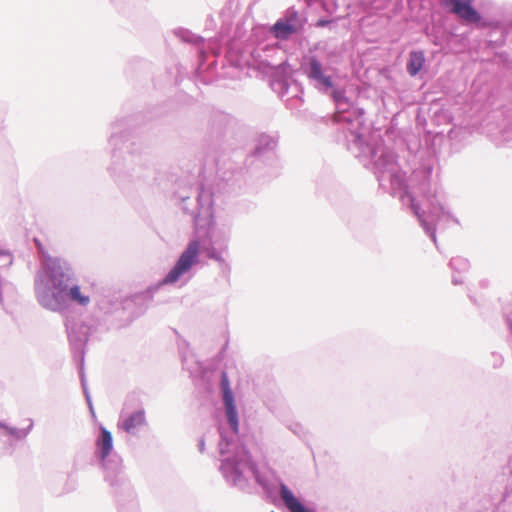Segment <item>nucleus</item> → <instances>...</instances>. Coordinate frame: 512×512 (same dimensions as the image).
<instances>
[{"mask_svg":"<svg viewBox=\"0 0 512 512\" xmlns=\"http://www.w3.org/2000/svg\"><path fill=\"white\" fill-rule=\"evenodd\" d=\"M329 23V21L325 20V19H319L317 21V26L318 27H325L327 24Z\"/></svg>","mask_w":512,"mask_h":512,"instance_id":"b1692460","label":"nucleus"},{"mask_svg":"<svg viewBox=\"0 0 512 512\" xmlns=\"http://www.w3.org/2000/svg\"><path fill=\"white\" fill-rule=\"evenodd\" d=\"M0 256H5V257H7V258H10V256H9L8 254H4V253H2L1 251H0ZM11 263H12V260H11V259H9V264H11Z\"/></svg>","mask_w":512,"mask_h":512,"instance_id":"a878e982","label":"nucleus"},{"mask_svg":"<svg viewBox=\"0 0 512 512\" xmlns=\"http://www.w3.org/2000/svg\"><path fill=\"white\" fill-rule=\"evenodd\" d=\"M198 450L200 453H204L205 451V440L204 438H200L198 442Z\"/></svg>","mask_w":512,"mask_h":512,"instance_id":"4be33fe9","label":"nucleus"},{"mask_svg":"<svg viewBox=\"0 0 512 512\" xmlns=\"http://www.w3.org/2000/svg\"><path fill=\"white\" fill-rule=\"evenodd\" d=\"M492 356L494 358L493 367L498 368L499 366H501L503 362L502 356L497 353H492Z\"/></svg>","mask_w":512,"mask_h":512,"instance_id":"412c9836","label":"nucleus"},{"mask_svg":"<svg viewBox=\"0 0 512 512\" xmlns=\"http://www.w3.org/2000/svg\"><path fill=\"white\" fill-rule=\"evenodd\" d=\"M301 29L302 23L298 12L291 8L287 10L283 17L270 26L269 31L278 40H288L299 33Z\"/></svg>","mask_w":512,"mask_h":512,"instance_id":"f8f14e48","label":"nucleus"},{"mask_svg":"<svg viewBox=\"0 0 512 512\" xmlns=\"http://www.w3.org/2000/svg\"><path fill=\"white\" fill-rule=\"evenodd\" d=\"M113 2H120L121 0H112Z\"/></svg>","mask_w":512,"mask_h":512,"instance_id":"cd10ccee","label":"nucleus"},{"mask_svg":"<svg viewBox=\"0 0 512 512\" xmlns=\"http://www.w3.org/2000/svg\"><path fill=\"white\" fill-rule=\"evenodd\" d=\"M35 243L41 260V270L35 279L38 303L52 312H61L70 303L86 308L91 299L81 292L72 264L63 257L50 255L39 240L35 239Z\"/></svg>","mask_w":512,"mask_h":512,"instance_id":"7ed1b4c3","label":"nucleus"},{"mask_svg":"<svg viewBox=\"0 0 512 512\" xmlns=\"http://www.w3.org/2000/svg\"><path fill=\"white\" fill-rule=\"evenodd\" d=\"M444 6L454 14L464 25L476 28H496L498 25L488 20L473 6V0H444Z\"/></svg>","mask_w":512,"mask_h":512,"instance_id":"1a4fd4ad","label":"nucleus"},{"mask_svg":"<svg viewBox=\"0 0 512 512\" xmlns=\"http://www.w3.org/2000/svg\"><path fill=\"white\" fill-rule=\"evenodd\" d=\"M4 128H5V120H4V119H2V120L0 121V130H2V129H4Z\"/></svg>","mask_w":512,"mask_h":512,"instance_id":"393cba45","label":"nucleus"},{"mask_svg":"<svg viewBox=\"0 0 512 512\" xmlns=\"http://www.w3.org/2000/svg\"><path fill=\"white\" fill-rule=\"evenodd\" d=\"M284 65H285V63H282V64H278V66H277V69H280V68H282V66H284Z\"/></svg>","mask_w":512,"mask_h":512,"instance_id":"bb28decb","label":"nucleus"},{"mask_svg":"<svg viewBox=\"0 0 512 512\" xmlns=\"http://www.w3.org/2000/svg\"><path fill=\"white\" fill-rule=\"evenodd\" d=\"M173 32H174V35L177 38L181 39L183 42L191 43L196 46H200L201 44L204 43V38L202 36L194 34L193 32H191L190 30H188L186 28L179 27V28H176Z\"/></svg>","mask_w":512,"mask_h":512,"instance_id":"a211bd4d","label":"nucleus"},{"mask_svg":"<svg viewBox=\"0 0 512 512\" xmlns=\"http://www.w3.org/2000/svg\"><path fill=\"white\" fill-rule=\"evenodd\" d=\"M132 121V118H122L112 123L108 139L112 155L107 171L122 189L136 182H144L152 175V169L140 157L128 151L127 143L132 137Z\"/></svg>","mask_w":512,"mask_h":512,"instance_id":"20e7f679","label":"nucleus"},{"mask_svg":"<svg viewBox=\"0 0 512 512\" xmlns=\"http://www.w3.org/2000/svg\"><path fill=\"white\" fill-rule=\"evenodd\" d=\"M148 425L143 407L130 413L121 412L118 427L129 435L136 436L141 428Z\"/></svg>","mask_w":512,"mask_h":512,"instance_id":"ddd939ff","label":"nucleus"},{"mask_svg":"<svg viewBox=\"0 0 512 512\" xmlns=\"http://www.w3.org/2000/svg\"><path fill=\"white\" fill-rule=\"evenodd\" d=\"M63 315V323L65 327V333L69 343L70 351L73 359L78 366L81 386L85 399L93 411L91 397L88 391L85 372H84V361L86 354L87 343L91 336L97 332V326L92 321H86L81 318L75 308L67 305V308L60 312Z\"/></svg>","mask_w":512,"mask_h":512,"instance_id":"39448f33","label":"nucleus"},{"mask_svg":"<svg viewBox=\"0 0 512 512\" xmlns=\"http://www.w3.org/2000/svg\"><path fill=\"white\" fill-rule=\"evenodd\" d=\"M277 141L274 137L261 134L254 144V148L245 160V166L248 170L254 171L263 166L272 165L275 160V148Z\"/></svg>","mask_w":512,"mask_h":512,"instance_id":"9d476101","label":"nucleus"},{"mask_svg":"<svg viewBox=\"0 0 512 512\" xmlns=\"http://www.w3.org/2000/svg\"><path fill=\"white\" fill-rule=\"evenodd\" d=\"M200 250V240H191L166 276L158 283L147 287L144 291L134 293L124 299L123 308L130 309L132 306H139L138 311L133 313V316L138 317L142 314L146 309V304L153 299L154 294L161 286L176 283L184 274L189 272L190 269L199 262Z\"/></svg>","mask_w":512,"mask_h":512,"instance_id":"423d86ee","label":"nucleus"},{"mask_svg":"<svg viewBox=\"0 0 512 512\" xmlns=\"http://www.w3.org/2000/svg\"><path fill=\"white\" fill-rule=\"evenodd\" d=\"M182 202V210L184 213L190 214L193 219L194 227L196 230L206 228V235L209 238L207 244L218 246L222 250L228 249V242L230 239V229L228 227L214 228L213 217V194L210 189L204 186H198L196 205L193 208L189 207L190 197L180 196Z\"/></svg>","mask_w":512,"mask_h":512,"instance_id":"0eeeda50","label":"nucleus"},{"mask_svg":"<svg viewBox=\"0 0 512 512\" xmlns=\"http://www.w3.org/2000/svg\"><path fill=\"white\" fill-rule=\"evenodd\" d=\"M271 87H272L273 91L278 93V95L281 98H283L284 95L287 94L291 88H293L295 90V94H293L292 98L288 99L287 101L290 102L293 99H296V100L300 99L298 93L301 91V86L296 81H294L292 84H290L286 78L281 77V78L275 79L272 82Z\"/></svg>","mask_w":512,"mask_h":512,"instance_id":"2eb2a0df","label":"nucleus"},{"mask_svg":"<svg viewBox=\"0 0 512 512\" xmlns=\"http://www.w3.org/2000/svg\"><path fill=\"white\" fill-rule=\"evenodd\" d=\"M203 250L206 253V256L209 259H212V260L218 262L222 269H228V270L230 269L229 264L222 257V252L224 250L220 249L218 246H214L211 244L204 245Z\"/></svg>","mask_w":512,"mask_h":512,"instance_id":"6ab92c4d","label":"nucleus"},{"mask_svg":"<svg viewBox=\"0 0 512 512\" xmlns=\"http://www.w3.org/2000/svg\"><path fill=\"white\" fill-rule=\"evenodd\" d=\"M449 266L455 273H464L469 270L470 263L466 258L454 257L450 260Z\"/></svg>","mask_w":512,"mask_h":512,"instance_id":"aec40b11","label":"nucleus"},{"mask_svg":"<svg viewBox=\"0 0 512 512\" xmlns=\"http://www.w3.org/2000/svg\"><path fill=\"white\" fill-rule=\"evenodd\" d=\"M426 62L424 52L422 50H412L406 63L407 73L415 77L423 68Z\"/></svg>","mask_w":512,"mask_h":512,"instance_id":"dca6fc26","label":"nucleus"},{"mask_svg":"<svg viewBox=\"0 0 512 512\" xmlns=\"http://www.w3.org/2000/svg\"><path fill=\"white\" fill-rule=\"evenodd\" d=\"M219 386L224 414L229 426V428L218 427L220 434L218 451L221 462L219 470L226 482L244 490L248 486V479L253 478L271 497L276 495L278 489L279 498L289 512H314L305 506L282 480L270 481L261 474L247 448L245 439L239 434V416L235 396L226 371L221 372Z\"/></svg>","mask_w":512,"mask_h":512,"instance_id":"f03ea898","label":"nucleus"},{"mask_svg":"<svg viewBox=\"0 0 512 512\" xmlns=\"http://www.w3.org/2000/svg\"><path fill=\"white\" fill-rule=\"evenodd\" d=\"M105 481L115 490L119 512H139V505L131 484L122 475V459L116 453L99 460Z\"/></svg>","mask_w":512,"mask_h":512,"instance_id":"6e6552de","label":"nucleus"},{"mask_svg":"<svg viewBox=\"0 0 512 512\" xmlns=\"http://www.w3.org/2000/svg\"><path fill=\"white\" fill-rule=\"evenodd\" d=\"M276 48L270 45H263L253 48L251 51H247V49H243L240 47V44L237 39H232L227 43V51L228 53L237 57L240 61L250 63V57L252 58L253 64L257 65L259 69H275L276 66L273 65L267 58H265L262 53H268L271 51H275Z\"/></svg>","mask_w":512,"mask_h":512,"instance_id":"9b49d317","label":"nucleus"},{"mask_svg":"<svg viewBox=\"0 0 512 512\" xmlns=\"http://www.w3.org/2000/svg\"><path fill=\"white\" fill-rule=\"evenodd\" d=\"M452 283L454 285L462 284L463 283V279L461 277L457 276L456 274H453V276H452Z\"/></svg>","mask_w":512,"mask_h":512,"instance_id":"5701e85b","label":"nucleus"},{"mask_svg":"<svg viewBox=\"0 0 512 512\" xmlns=\"http://www.w3.org/2000/svg\"><path fill=\"white\" fill-rule=\"evenodd\" d=\"M301 70L310 85L318 92L331 97L337 112L342 115V120L352 126L345 136L347 149L365 167H369V164L372 165L379 186L393 195L399 194L403 205L410 208L425 233L437 245L435 221L443 216L451 218L456 223L458 220L446 210L444 193L431 182L433 165L423 163L412 173L411 182L416 183L415 193L422 197V203H420L408 189L406 172L397 162L396 154L386 147L381 139L368 140L360 132V126L364 123V109L353 105L345 95V91L334 82L332 76L327 73V69L315 55L306 58L301 63ZM436 247L438 248V246Z\"/></svg>","mask_w":512,"mask_h":512,"instance_id":"f257e3e1","label":"nucleus"},{"mask_svg":"<svg viewBox=\"0 0 512 512\" xmlns=\"http://www.w3.org/2000/svg\"><path fill=\"white\" fill-rule=\"evenodd\" d=\"M28 422H29V424L27 427L20 429L15 426H11V425L7 424L6 422L0 420V429H2L6 435L12 437L14 440L20 441V440H24L33 429V426H34L33 420L31 418H29Z\"/></svg>","mask_w":512,"mask_h":512,"instance_id":"f3484780","label":"nucleus"},{"mask_svg":"<svg viewBox=\"0 0 512 512\" xmlns=\"http://www.w3.org/2000/svg\"><path fill=\"white\" fill-rule=\"evenodd\" d=\"M95 446V455L98 460H105L112 454L113 436L112 433L103 426L100 427Z\"/></svg>","mask_w":512,"mask_h":512,"instance_id":"4468645a","label":"nucleus"}]
</instances>
